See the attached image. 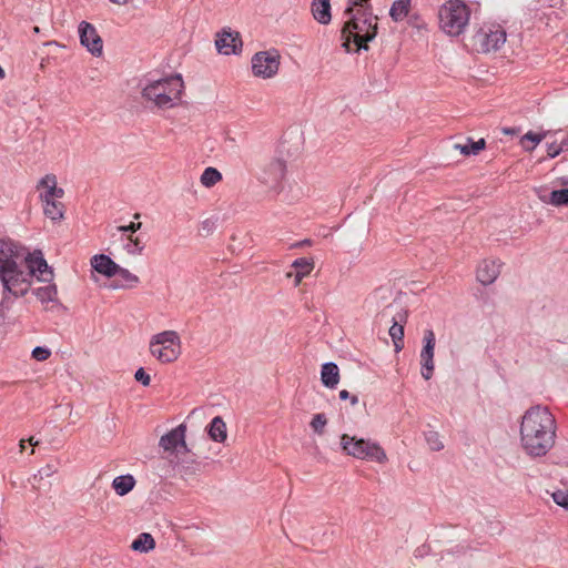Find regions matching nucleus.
Returning <instances> with one entry per match:
<instances>
[{
    "label": "nucleus",
    "mask_w": 568,
    "mask_h": 568,
    "mask_svg": "<svg viewBox=\"0 0 568 568\" xmlns=\"http://www.w3.org/2000/svg\"><path fill=\"white\" fill-rule=\"evenodd\" d=\"M538 199L546 204H550L552 206H568V187L554 190L549 194L539 191Z\"/></svg>",
    "instance_id": "nucleus-20"
},
{
    "label": "nucleus",
    "mask_w": 568,
    "mask_h": 568,
    "mask_svg": "<svg viewBox=\"0 0 568 568\" xmlns=\"http://www.w3.org/2000/svg\"><path fill=\"white\" fill-rule=\"evenodd\" d=\"M209 224H210L209 221L203 222V227L209 229Z\"/></svg>",
    "instance_id": "nucleus-51"
},
{
    "label": "nucleus",
    "mask_w": 568,
    "mask_h": 568,
    "mask_svg": "<svg viewBox=\"0 0 568 568\" xmlns=\"http://www.w3.org/2000/svg\"><path fill=\"white\" fill-rule=\"evenodd\" d=\"M135 379L140 382L143 386H149L151 383L150 375L141 367L135 372Z\"/></svg>",
    "instance_id": "nucleus-39"
},
{
    "label": "nucleus",
    "mask_w": 568,
    "mask_h": 568,
    "mask_svg": "<svg viewBox=\"0 0 568 568\" xmlns=\"http://www.w3.org/2000/svg\"><path fill=\"white\" fill-rule=\"evenodd\" d=\"M286 176V163L282 159H272L266 162L257 173V180L274 194L283 190Z\"/></svg>",
    "instance_id": "nucleus-10"
},
{
    "label": "nucleus",
    "mask_w": 568,
    "mask_h": 568,
    "mask_svg": "<svg viewBox=\"0 0 568 568\" xmlns=\"http://www.w3.org/2000/svg\"><path fill=\"white\" fill-rule=\"evenodd\" d=\"M149 352L161 364H170L181 356L182 342L176 331L168 329L150 337Z\"/></svg>",
    "instance_id": "nucleus-7"
},
{
    "label": "nucleus",
    "mask_w": 568,
    "mask_h": 568,
    "mask_svg": "<svg viewBox=\"0 0 568 568\" xmlns=\"http://www.w3.org/2000/svg\"><path fill=\"white\" fill-rule=\"evenodd\" d=\"M79 37L81 44L85 47L91 54L95 57L102 54L103 42L93 24L82 21L79 24Z\"/></svg>",
    "instance_id": "nucleus-14"
},
{
    "label": "nucleus",
    "mask_w": 568,
    "mask_h": 568,
    "mask_svg": "<svg viewBox=\"0 0 568 568\" xmlns=\"http://www.w3.org/2000/svg\"><path fill=\"white\" fill-rule=\"evenodd\" d=\"M31 355H32V358H34L36 361L43 362L50 357L51 351L47 347L37 346L32 349Z\"/></svg>",
    "instance_id": "nucleus-37"
},
{
    "label": "nucleus",
    "mask_w": 568,
    "mask_h": 568,
    "mask_svg": "<svg viewBox=\"0 0 568 568\" xmlns=\"http://www.w3.org/2000/svg\"><path fill=\"white\" fill-rule=\"evenodd\" d=\"M389 336L394 343L395 352H400L404 347V326L394 322L389 328Z\"/></svg>",
    "instance_id": "nucleus-32"
},
{
    "label": "nucleus",
    "mask_w": 568,
    "mask_h": 568,
    "mask_svg": "<svg viewBox=\"0 0 568 568\" xmlns=\"http://www.w3.org/2000/svg\"><path fill=\"white\" fill-rule=\"evenodd\" d=\"M560 183H561L562 185H568V178H561V179H560Z\"/></svg>",
    "instance_id": "nucleus-49"
},
{
    "label": "nucleus",
    "mask_w": 568,
    "mask_h": 568,
    "mask_svg": "<svg viewBox=\"0 0 568 568\" xmlns=\"http://www.w3.org/2000/svg\"><path fill=\"white\" fill-rule=\"evenodd\" d=\"M91 266L100 274L112 277L116 274L119 265L108 255L97 254L91 258Z\"/></svg>",
    "instance_id": "nucleus-18"
},
{
    "label": "nucleus",
    "mask_w": 568,
    "mask_h": 568,
    "mask_svg": "<svg viewBox=\"0 0 568 568\" xmlns=\"http://www.w3.org/2000/svg\"><path fill=\"white\" fill-rule=\"evenodd\" d=\"M39 200L42 204L43 214L52 221H61L64 217V205L60 201L64 191L58 186L54 174H45L37 184Z\"/></svg>",
    "instance_id": "nucleus-5"
},
{
    "label": "nucleus",
    "mask_w": 568,
    "mask_h": 568,
    "mask_svg": "<svg viewBox=\"0 0 568 568\" xmlns=\"http://www.w3.org/2000/svg\"><path fill=\"white\" fill-rule=\"evenodd\" d=\"M321 381L327 388L334 389L339 383V368L333 362H327L322 365Z\"/></svg>",
    "instance_id": "nucleus-19"
},
{
    "label": "nucleus",
    "mask_w": 568,
    "mask_h": 568,
    "mask_svg": "<svg viewBox=\"0 0 568 568\" xmlns=\"http://www.w3.org/2000/svg\"><path fill=\"white\" fill-rule=\"evenodd\" d=\"M339 398L342 400L349 399L352 406H355L358 404V397L356 395H351L349 392L346 389H343L339 392Z\"/></svg>",
    "instance_id": "nucleus-40"
},
{
    "label": "nucleus",
    "mask_w": 568,
    "mask_h": 568,
    "mask_svg": "<svg viewBox=\"0 0 568 568\" xmlns=\"http://www.w3.org/2000/svg\"><path fill=\"white\" fill-rule=\"evenodd\" d=\"M123 250L130 255H140L145 245L139 236L132 234L122 235Z\"/></svg>",
    "instance_id": "nucleus-25"
},
{
    "label": "nucleus",
    "mask_w": 568,
    "mask_h": 568,
    "mask_svg": "<svg viewBox=\"0 0 568 568\" xmlns=\"http://www.w3.org/2000/svg\"><path fill=\"white\" fill-rule=\"evenodd\" d=\"M344 14L347 17V21L342 30L343 48L351 52L354 44L355 51L367 50V42L377 34V18L368 7L347 8Z\"/></svg>",
    "instance_id": "nucleus-3"
},
{
    "label": "nucleus",
    "mask_w": 568,
    "mask_h": 568,
    "mask_svg": "<svg viewBox=\"0 0 568 568\" xmlns=\"http://www.w3.org/2000/svg\"><path fill=\"white\" fill-rule=\"evenodd\" d=\"M562 146L557 145L556 143H551L548 145V155L549 158H556L561 152Z\"/></svg>",
    "instance_id": "nucleus-42"
},
{
    "label": "nucleus",
    "mask_w": 568,
    "mask_h": 568,
    "mask_svg": "<svg viewBox=\"0 0 568 568\" xmlns=\"http://www.w3.org/2000/svg\"><path fill=\"white\" fill-rule=\"evenodd\" d=\"M486 142L484 139H479L478 141L468 140L465 144H455V149L459 150V152L464 155H476L481 150L485 149Z\"/></svg>",
    "instance_id": "nucleus-29"
},
{
    "label": "nucleus",
    "mask_w": 568,
    "mask_h": 568,
    "mask_svg": "<svg viewBox=\"0 0 568 568\" xmlns=\"http://www.w3.org/2000/svg\"><path fill=\"white\" fill-rule=\"evenodd\" d=\"M425 440L433 452H439L444 448V444L440 439V436L435 430H429L425 433Z\"/></svg>",
    "instance_id": "nucleus-33"
},
{
    "label": "nucleus",
    "mask_w": 568,
    "mask_h": 568,
    "mask_svg": "<svg viewBox=\"0 0 568 568\" xmlns=\"http://www.w3.org/2000/svg\"><path fill=\"white\" fill-rule=\"evenodd\" d=\"M545 138L546 133H534L529 131L521 136L520 144L524 150L532 151Z\"/></svg>",
    "instance_id": "nucleus-31"
},
{
    "label": "nucleus",
    "mask_w": 568,
    "mask_h": 568,
    "mask_svg": "<svg viewBox=\"0 0 568 568\" xmlns=\"http://www.w3.org/2000/svg\"><path fill=\"white\" fill-rule=\"evenodd\" d=\"M504 132L506 134H515L516 133V129L511 128V129H505Z\"/></svg>",
    "instance_id": "nucleus-48"
},
{
    "label": "nucleus",
    "mask_w": 568,
    "mask_h": 568,
    "mask_svg": "<svg viewBox=\"0 0 568 568\" xmlns=\"http://www.w3.org/2000/svg\"><path fill=\"white\" fill-rule=\"evenodd\" d=\"M32 293L42 304L54 303L58 301V288L52 282L45 286L34 288Z\"/></svg>",
    "instance_id": "nucleus-22"
},
{
    "label": "nucleus",
    "mask_w": 568,
    "mask_h": 568,
    "mask_svg": "<svg viewBox=\"0 0 568 568\" xmlns=\"http://www.w3.org/2000/svg\"><path fill=\"white\" fill-rule=\"evenodd\" d=\"M6 75L4 70L0 67V79H3Z\"/></svg>",
    "instance_id": "nucleus-50"
},
{
    "label": "nucleus",
    "mask_w": 568,
    "mask_h": 568,
    "mask_svg": "<svg viewBox=\"0 0 568 568\" xmlns=\"http://www.w3.org/2000/svg\"><path fill=\"white\" fill-rule=\"evenodd\" d=\"M367 1L368 0H349L348 8H353V9L364 8L363 3L367 2Z\"/></svg>",
    "instance_id": "nucleus-43"
},
{
    "label": "nucleus",
    "mask_w": 568,
    "mask_h": 568,
    "mask_svg": "<svg viewBox=\"0 0 568 568\" xmlns=\"http://www.w3.org/2000/svg\"><path fill=\"white\" fill-rule=\"evenodd\" d=\"M160 447L165 452H175L178 447L186 449L185 444V426L179 425L160 438Z\"/></svg>",
    "instance_id": "nucleus-17"
},
{
    "label": "nucleus",
    "mask_w": 568,
    "mask_h": 568,
    "mask_svg": "<svg viewBox=\"0 0 568 568\" xmlns=\"http://www.w3.org/2000/svg\"><path fill=\"white\" fill-rule=\"evenodd\" d=\"M135 486V479L132 475L116 476L112 481V488L119 496H125Z\"/></svg>",
    "instance_id": "nucleus-24"
},
{
    "label": "nucleus",
    "mask_w": 568,
    "mask_h": 568,
    "mask_svg": "<svg viewBox=\"0 0 568 568\" xmlns=\"http://www.w3.org/2000/svg\"><path fill=\"white\" fill-rule=\"evenodd\" d=\"M312 14L314 19L321 24L329 23L331 16V0H313Z\"/></svg>",
    "instance_id": "nucleus-21"
},
{
    "label": "nucleus",
    "mask_w": 568,
    "mask_h": 568,
    "mask_svg": "<svg viewBox=\"0 0 568 568\" xmlns=\"http://www.w3.org/2000/svg\"><path fill=\"white\" fill-rule=\"evenodd\" d=\"M130 0H125V4L129 2Z\"/></svg>",
    "instance_id": "nucleus-53"
},
{
    "label": "nucleus",
    "mask_w": 568,
    "mask_h": 568,
    "mask_svg": "<svg viewBox=\"0 0 568 568\" xmlns=\"http://www.w3.org/2000/svg\"><path fill=\"white\" fill-rule=\"evenodd\" d=\"M32 447H36L39 445V440H36L34 437H30L28 440H27Z\"/></svg>",
    "instance_id": "nucleus-45"
},
{
    "label": "nucleus",
    "mask_w": 568,
    "mask_h": 568,
    "mask_svg": "<svg viewBox=\"0 0 568 568\" xmlns=\"http://www.w3.org/2000/svg\"><path fill=\"white\" fill-rule=\"evenodd\" d=\"M155 547L154 538L148 534H140L131 544V548L139 552H149Z\"/></svg>",
    "instance_id": "nucleus-28"
},
{
    "label": "nucleus",
    "mask_w": 568,
    "mask_h": 568,
    "mask_svg": "<svg viewBox=\"0 0 568 568\" xmlns=\"http://www.w3.org/2000/svg\"><path fill=\"white\" fill-rule=\"evenodd\" d=\"M557 424L546 406H532L525 412L520 423L523 449L532 457L545 456L555 445Z\"/></svg>",
    "instance_id": "nucleus-1"
},
{
    "label": "nucleus",
    "mask_w": 568,
    "mask_h": 568,
    "mask_svg": "<svg viewBox=\"0 0 568 568\" xmlns=\"http://www.w3.org/2000/svg\"><path fill=\"white\" fill-rule=\"evenodd\" d=\"M439 28L450 37H458L466 30L470 9L463 0H448L438 12Z\"/></svg>",
    "instance_id": "nucleus-6"
},
{
    "label": "nucleus",
    "mask_w": 568,
    "mask_h": 568,
    "mask_svg": "<svg viewBox=\"0 0 568 568\" xmlns=\"http://www.w3.org/2000/svg\"><path fill=\"white\" fill-rule=\"evenodd\" d=\"M551 498L558 506L568 510V490H555L554 493H551Z\"/></svg>",
    "instance_id": "nucleus-35"
},
{
    "label": "nucleus",
    "mask_w": 568,
    "mask_h": 568,
    "mask_svg": "<svg viewBox=\"0 0 568 568\" xmlns=\"http://www.w3.org/2000/svg\"><path fill=\"white\" fill-rule=\"evenodd\" d=\"M251 64L254 77L272 79L278 73L281 54L275 49L258 51L252 57Z\"/></svg>",
    "instance_id": "nucleus-11"
},
{
    "label": "nucleus",
    "mask_w": 568,
    "mask_h": 568,
    "mask_svg": "<svg viewBox=\"0 0 568 568\" xmlns=\"http://www.w3.org/2000/svg\"><path fill=\"white\" fill-rule=\"evenodd\" d=\"M209 436L216 443H223L226 439V425L222 417L216 416L211 420L209 425Z\"/></svg>",
    "instance_id": "nucleus-23"
},
{
    "label": "nucleus",
    "mask_w": 568,
    "mask_h": 568,
    "mask_svg": "<svg viewBox=\"0 0 568 568\" xmlns=\"http://www.w3.org/2000/svg\"><path fill=\"white\" fill-rule=\"evenodd\" d=\"M26 439H21L19 443L20 453H22L26 449Z\"/></svg>",
    "instance_id": "nucleus-46"
},
{
    "label": "nucleus",
    "mask_w": 568,
    "mask_h": 568,
    "mask_svg": "<svg viewBox=\"0 0 568 568\" xmlns=\"http://www.w3.org/2000/svg\"><path fill=\"white\" fill-rule=\"evenodd\" d=\"M423 348L420 351V374L422 376L428 381L432 378L434 373V351L436 344V337L432 329H427L424 333L423 337Z\"/></svg>",
    "instance_id": "nucleus-13"
},
{
    "label": "nucleus",
    "mask_w": 568,
    "mask_h": 568,
    "mask_svg": "<svg viewBox=\"0 0 568 568\" xmlns=\"http://www.w3.org/2000/svg\"><path fill=\"white\" fill-rule=\"evenodd\" d=\"M184 82L180 74L146 79L141 83L142 98L159 109L176 106L183 94Z\"/></svg>",
    "instance_id": "nucleus-4"
},
{
    "label": "nucleus",
    "mask_w": 568,
    "mask_h": 568,
    "mask_svg": "<svg viewBox=\"0 0 568 568\" xmlns=\"http://www.w3.org/2000/svg\"><path fill=\"white\" fill-rule=\"evenodd\" d=\"M326 424H327L326 416L322 413L315 414L311 422V426H312L313 430L317 434H323V430H324V427L326 426Z\"/></svg>",
    "instance_id": "nucleus-36"
},
{
    "label": "nucleus",
    "mask_w": 568,
    "mask_h": 568,
    "mask_svg": "<svg viewBox=\"0 0 568 568\" xmlns=\"http://www.w3.org/2000/svg\"><path fill=\"white\" fill-rule=\"evenodd\" d=\"M476 51L489 53L499 50L506 42V31L493 22L483 23L471 38Z\"/></svg>",
    "instance_id": "nucleus-9"
},
{
    "label": "nucleus",
    "mask_w": 568,
    "mask_h": 568,
    "mask_svg": "<svg viewBox=\"0 0 568 568\" xmlns=\"http://www.w3.org/2000/svg\"><path fill=\"white\" fill-rule=\"evenodd\" d=\"M109 1L114 3V4H119V6H124L125 4V0H109Z\"/></svg>",
    "instance_id": "nucleus-47"
},
{
    "label": "nucleus",
    "mask_w": 568,
    "mask_h": 568,
    "mask_svg": "<svg viewBox=\"0 0 568 568\" xmlns=\"http://www.w3.org/2000/svg\"><path fill=\"white\" fill-rule=\"evenodd\" d=\"M115 275L120 276L125 282V286L128 287H134L140 282L139 277L135 274L131 273L126 268L121 267L120 265L119 268H116Z\"/></svg>",
    "instance_id": "nucleus-34"
},
{
    "label": "nucleus",
    "mask_w": 568,
    "mask_h": 568,
    "mask_svg": "<svg viewBox=\"0 0 568 568\" xmlns=\"http://www.w3.org/2000/svg\"><path fill=\"white\" fill-rule=\"evenodd\" d=\"M53 471L54 470L50 466H47L44 469L41 470V473H43L47 476L51 475Z\"/></svg>",
    "instance_id": "nucleus-44"
},
{
    "label": "nucleus",
    "mask_w": 568,
    "mask_h": 568,
    "mask_svg": "<svg viewBox=\"0 0 568 568\" xmlns=\"http://www.w3.org/2000/svg\"><path fill=\"white\" fill-rule=\"evenodd\" d=\"M142 227L141 222H131L129 225L118 226V231L122 233V235L132 234L134 235Z\"/></svg>",
    "instance_id": "nucleus-38"
},
{
    "label": "nucleus",
    "mask_w": 568,
    "mask_h": 568,
    "mask_svg": "<svg viewBox=\"0 0 568 568\" xmlns=\"http://www.w3.org/2000/svg\"><path fill=\"white\" fill-rule=\"evenodd\" d=\"M501 263L498 260L487 258L477 266L476 276L483 285L493 284L500 274Z\"/></svg>",
    "instance_id": "nucleus-16"
},
{
    "label": "nucleus",
    "mask_w": 568,
    "mask_h": 568,
    "mask_svg": "<svg viewBox=\"0 0 568 568\" xmlns=\"http://www.w3.org/2000/svg\"><path fill=\"white\" fill-rule=\"evenodd\" d=\"M412 0H396L390 7L389 16L390 18L398 22L404 20L410 10Z\"/></svg>",
    "instance_id": "nucleus-27"
},
{
    "label": "nucleus",
    "mask_w": 568,
    "mask_h": 568,
    "mask_svg": "<svg viewBox=\"0 0 568 568\" xmlns=\"http://www.w3.org/2000/svg\"><path fill=\"white\" fill-rule=\"evenodd\" d=\"M341 447L345 454L362 460L385 464L388 458L384 448L376 442L357 438L347 434L341 437Z\"/></svg>",
    "instance_id": "nucleus-8"
},
{
    "label": "nucleus",
    "mask_w": 568,
    "mask_h": 568,
    "mask_svg": "<svg viewBox=\"0 0 568 568\" xmlns=\"http://www.w3.org/2000/svg\"><path fill=\"white\" fill-rule=\"evenodd\" d=\"M209 224H210L209 221L203 222V227L209 229Z\"/></svg>",
    "instance_id": "nucleus-52"
},
{
    "label": "nucleus",
    "mask_w": 568,
    "mask_h": 568,
    "mask_svg": "<svg viewBox=\"0 0 568 568\" xmlns=\"http://www.w3.org/2000/svg\"><path fill=\"white\" fill-rule=\"evenodd\" d=\"M215 47L221 54H237L242 49L240 33L232 31L230 28H224L216 34Z\"/></svg>",
    "instance_id": "nucleus-15"
},
{
    "label": "nucleus",
    "mask_w": 568,
    "mask_h": 568,
    "mask_svg": "<svg viewBox=\"0 0 568 568\" xmlns=\"http://www.w3.org/2000/svg\"><path fill=\"white\" fill-rule=\"evenodd\" d=\"M24 268L30 273V282L32 283L33 277H37L39 282L50 283L53 281V270L48 265L41 251L36 250L27 255L22 254L20 258Z\"/></svg>",
    "instance_id": "nucleus-12"
},
{
    "label": "nucleus",
    "mask_w": 568,
    "mask_h": 568,
    "mask_svg": "<svg viewBox=\"0 0 568 568\" xmlns=\"http://www.w3.org/2000/svg\"><path fill=\"white\" fill-rule=\"evenodd\" d=\"M200 181L203 186L212 187L222 181V174L217 169L209 166L201 174Z\"/></svg>",
    "instance_id": "nucleus-30"
},
{
    "label": "nucleus",
    "mask_w": 568,
    "mask_h": 568,
    "mask_svg": "<svg viewBox=\"0 0 568 568\" xmlns=\"http://www.w3.org/2000/svg\"><path fill=\"white\" fill-rule=\"evenodd\" d=\"M21 246L11 240H0V283L2 285L1 307L9 308L12 298L28 294L31 282L20 258Z\"/></svg>",
    "instance_id": "nucleus-2"
},
{
    "label": "nucleus",
    "mask_w": 568,
    "mask_h": 568,
    "mask_svg": "<svg viewBox=\"0 0 568 568\" xmlns=\"http://www.w3.org/2000/svg\"><path fill=\"white\" fill-rule=\"evenodd\" d=\"M429 551H430V548L428 545H422L414 550V557L415 558H424L429 554Z\"/></svg>",
    "instance_id": "nucleus-41"
},
{
    "label": "nucleus",
    "mask_w": 568,
    "mask_h": 568,
    "mask_svg": "<svg viewBox=\"0 0 568 568\" xmlns=\"http://www.w3.org/2000/svg\"><path fill=\"white\" fill-rule=\"evenodd\" d=\"M292 266L296 270L295 274V285H298L302 280L307 276L314 268V263L312 260L306 257L296 258Z\"/></svg>",
    "instance_id": "nucleus-26"
}]
</instances>
